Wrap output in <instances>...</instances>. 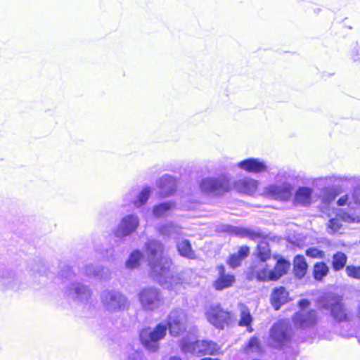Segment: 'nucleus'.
Returning <instances> with one entry per match:
<instances>
[{
	"label": "nucleus",
	"instance_id": "dca6fc26",
	"mask_svg": "<svg viewBox=\"0 0 360 360\" xmlns=\"http://www.w3.org/2000/svg\"><path fill=\"white\" fill-rule=\"evenodd\" d=\"M260 236L257 239L259 242L256 247L255 255L259 262L264 263L271 259V250L269 236L262 232Z\"/></svg>",
	"mask_w": 360,
	"mask_h": 360
},
{
	"label": "nucleus",
	"instance_id": "7c9ffc66",
	"mask_svg": "<svg viewBox=\"0 0 360 360\" xmlns=\"http://www.w3.org/2000/svg\"><path fill=\"white\" fill-rule=\"evenodd\" d=\"M150 189L148 187H145L139 193L137 200L134 201V205L136 207H141L144 205L149 198Z\"/></svg>",
	"mask_w": 360,
	"mask_h": 360
},
{
	"label": "nucleus",
	"instance_id": "bb28decb",
	"mask_svg": "<svg viewBox=\"0 0 360 360\" xmlns=\"http://www.w3.org/2000/svg\"><path fill=\"white\" fill-rule=\"evenodd\" d=\"M233 233L240 238H248L250 240L255 241L260 236L259 231H256L248 228L237 227L233 231Z\"/></svg>",
	"mask_w": 360,
	"mask_h": 360
},
{
	"label": "nucleus",
	"instance_id": "58836bf2",
	"mask_svg": "<svg viewBox=\"0 0 360 360\" xmlns=\"http://www.w3.org/2000/svg\"><path fill=\"white\" fill-rule=\"evenodd\" d=\"M348 199L349 198L347 195L342 196L338 200L337 204L339 206H343L347 204Z\"/></svg>",
	"mask_w": 360,
	"mask_h": 360
},
{
	"label": "nucleus",
	"instance_id": "c756f323",
	"mask_svg": "<svg viewBox=\"0 0 360 360\" xmlns=\"http://www.w3.org/2000/svg\"><path fill=\"white\" fill-rule=\"evenodd\" d=\"M142 257V254L139 251L133 252L129 257V259L127 261V266L130 269H134L137 267L139 264L141 259Z\"/></svg>",
	"mask_w": 360,
	"mask_h": 360
},
{
	"label": "nucleus",
	"instance_id": "4be33fe9",
	"mask_svg": "<svg viewBox=\"0 0 360 360\" xmlns=\"http://www.w3.org/2000/svg\"><path fill=\"white\" fill-rule=\"evenodd\" d=\"M308 271V264L302 255L295 256L293 259V274L298 279L303 278Z\"/></svg>",
	"mask_w": 360,
	"mask_h": 360
},
{
	"label": "nucleus",
	"instance_id": "4468645a",
	"mask_svg": "<svg viewBox=\"0 0 360 360\" xmlns=\"http://www.w3.org/2000/svg\"><path fill=\"white\" fill-rule=\"evenodd\" d=\"M139 219L133 214L123 217L115 233L117 236H126L135 231L139 226Z\"/></svg>",
	"mask_w": 360,
	"mask_h": 360
},
{
	"label": "nucleus",
	"instance_id": "72a5a7b5",
	"mask_svg": "<svg viewBox=\"0 0 360 360\" xmlns=\"http://www.w3.org/2000/svg\"><path fill=\"white\" fill-rule=\"evenodd\" d=\"M305 255L308 257L312 259H323L326 256V254L323 250H319L316 247H311L305 250Z\"/></svg>",
	"mask_w": 360,
	"mask_h": 360
},
{
	"label": "nucleus",
	"instance_id": "f03ea898",
	"mask_svg": "<svg viewBox=\"0 0 360 360\" xmlns=\"http://www.w3.org/2000/svg\"><path fill=\"white\" fill-rule=\"evenodd\" d=\"M145 251L148 259L150 275L159 277L171 271L172 260L164 256L165 246L159 240H149L145 244Z\"/></svg>",
	"mask_w": 360,
	"mask_h": 360
},
{
	"label": "nucleus",
	"instance_id": "7ed1b4c3",
	"mask_svg": "<svg viewBox=\"0 0 360 360\" xmlns=\"http://www.w3.org/2000/svg\"><path fill=\"white\" fill-rule=\"evenodd\" d=\"M320 309L329 310L333 319L338 323L348 322L352 313L347 307L342 296L328 295L320 299Z\"/></svg>",
	"mask_w": 360,
	"mask_h": 360
},
{
	"label": "nucleus",
	"instance_id": "f8f14e48",
	"mask_svg": "<svg viewBox=\"0 0 360 360\" xmlns=\"http://www.w3.org/2000/svg\"><path fill=\"white\" fill-rule=\"evenodd\" d=\"M264 195L276 200L287 201L292 195V186L289 184L270 185L265 188Z\"/></svg>",
	"mask_w": 360,
	"mask_h": 360
},
{
	"label": "nucleus",
	"instance_id": "b1692460",
	"mask_svg": "<svg viewBox=\"0 0 360 360\" xmlns=\"http://www.w3.org/2000/svg\"><path fill=\"white\" fill-rule=\"evenodd\" d=\"M176 250L179 254L183 257L189 259H195L197 257L191 242L187 239H184L176 243Z\"/></svg>",
	"mask_w": 360,
	"mask_h": 360
},
{
	"label": "nucleus",
	"instance_id": "2eb2a0df",
	"mask_svg": "<svg viewBox=\"0 0 360 360\" xmlns=\"http://www.w3.org/2000/svg\"><path fill=\"white\" fill-rule=\"evenodd\" d=\"M272 274V269L266 264H252L249 270L250 277L260 282L274 281Z\"/></svg>",
	"mask_w": 360,
	"mask_h": 360
},
{
	"label": "nucleus",
	"instance_id": "a878e982",
	"mask_svg": "<svg viewBox=\"0 0 360 360\" xmlns=\"http://www.w3.org/2000/svg\"><path fill=\"white\" fill-rule=\"evenodd\" d=\"M330 269L326 262L321 261L316 262L312 267V276L316 281H322L328 274Z\"/></svg>",
	"mask_w": 360,
	"mask_h": 360
},
{
	"label": "nucleus",
	"instance_id": "e433bc0d",
	"mask_svg": "<svg viewBox=\"0 0 360 360\" xmlns=\"http://www.w3.org/2000/svg\"><path fill=\"white\" fill-rule=\"evenodd\" d=\"M250 248L248 245H242L238 248L237 252V255L240 257V258L243 260L246 259L250 255Z\"/></svg>",
	"mask_w": 360,
	"mask_h": 360
},
{
	"label": "nucleus",
	"instance_id": "f3484780",
	"mask_svg": "<svg viewBox=\"0 0 360 360\" xmlns=\"http://www.w3.org/2000/svg\"><path fill=\"white\" fill-rule=\"evenodd\" d=\"M166 274H162L159 277L151 276L155 279L160 285L165 287L168 290H178L180 288L184 287L186 283V280L179 274L172 275L171 276L165 278Z\"/></svg>",
	"mask_w": 360,
	"mask_h": 360
},
{
	"label": "nucleus",
	"instance_id": "4c0bfd02",
	"mask_svg": "<svg viewBox=\"0 0 360 360\" xmlns=\"http://www.w3.org/2000/svg\"><path fill=\"white\" fill-rule=\"evenodd\" d=\"M309 305H310V302H309V300H308L307 299H302V300H299L297 302V306L300 309L307 308Z\"/></svg>",
	"mask_w": 360,
	"mask_h": 360
},
{
	"label": "nucleus",
	"instance_id": "6ab92c4d",
	"mask_svg": "<svg viewBox=\"0 0 360 360\" xmlns=\"http://www.w3.org/2000/svg\"><path fill=\"white\" fill-rule=\"evenodd\" d=\"M289 292L283 286L276 287L271 295L270 302L275 310H278L282 305L289 300Z\"/></svg>",
	"mask_w": 360,
	"mask_h": 360
},
{
	"label": "nucleus",
	"instance_id": "c9c22d12",
	"mask_svg": "<svg viewBox=\"0 0 360 360\" xmlns=\"http://www.w3.org/2000/svg\"><path fill=\"white\" fill-rule=\"evenodd\" d=\"M341 220L338 217V216L336 214L335 215V217L333 218V219H330L329 221H328V229H329L330 230H331V232L332 233H335L337 232L338 231L340 230V229L341 228L342 226V224H341Z\"/></svg>",
	"mask_w": 360,
	"mask_h": 360
},
{
	"label": "nucleus",
	"instance_id": "2f4dec72",
	"mask_svg": "<svg viewBox=\"0 0 360 360\" xmlns=\"http://www.w3.org/2000/svg\"><path fill=\"white\" fill-rule=\"evenodd\" d=\"M337 215L340 219L341 221L349 222V223H356L360 221V218L357 215L349 214V212L341 210Z\"/></svg>",
	"mask_w": 360,
	"mask_h": 360
},
{
	"label": "nucleus",
	"instance_id": "1a4fd4ad",
	"mask_svg": "<svg viewBox=\"0 0 360 360\" xmlns=\"http://www.w3.org/2000/svg\"><path fill=\"white\" fill-rule=\"evenodd\" d=\"M191 351L197 356H217L223 354L221 347L211 340H197L189 344Z\"/></svg>",
	"mask_w": 360,
	"mask_h": 360
},
{
	"label": "nucleus",
	"instance_id": "473e14b6",
	"mask_svg": "<svg viewBox=\"0 0 360 360\" xmlns=\"http://www.w3.org/2000/svg\"><path fill=\"white\" fill-rule=\"evenodd\" d=\"M345 273L349 278L360 280V265H347L345 268Z\"/></svg>",
	"mask_w": 360,
	"mask_h": 360
},
{
	"label": "nucleus",
	"instance_id": "aec40b11",
	"mask_svg": "<svg viewBox=\"0 0 360 360\" xmlns=\"http://www.w3.org/2000/svg\"><path fill=\"white\" fill-rule=\"evenodd\" d=\"M238 166L250 173H262L267 170L265 162L257 158H248L238 163Z\"/></svg>",
	"mask_w": 360,
	"mask_h": 360
},
{
	"label": "nucleus",
	"instance_id": "423d86ee",
	"mask_svg": "<svg viewBox=\"0 0 360 360\" xmlns=\"http://www.w3.org/2000/svg\"><path fill=\"white\" fill-rule=\"evenodd\" d=\"M167 333V326L158 324L153 330L150 328L142 329L139 334L141 344L148 349L156 351L158 348V341L163 339Z\"/></svg>",
	"mask_w": 360,
	"mask_h": 360
},
{
	"label": "nucleus",
	"instance_id": "39448f33",
	"mask_svg": "<svg viewBox=\"0 0 360 360\" xmlns=\"http://www.w3.org/2000/svg\"><path fill=\"white\" fill-rule=\"evenodd\" d=\"M207 321L216 328L223 330L233 321V316L230 311L223 308L220 304L210 306L205 312Z\"/></svg>",
	"mask_w": 360,
	"mask_h": 360
},
{
	"label": "nucleus",
	"instance_id": "ea45409f",
	"mask_svg": "<svg viewBox=\"0 0 360 360\" xmlns=\"http://www.w3.org/2000/svg\"><path fill=\"white\" fill-rule=\"evenodd\" d=\"M200 360H221V359H218V358H212V357H209V356H205L204 358H202Z\"/></svg>",
	"mask_w": 360,
	"mask_h": 360
},
{
	"label": "nucleus",
	"instance_id": "a19ab883",
	"mask_svg": "<svg viewBox=\"0 0 360 360\" xmlns=\"http://www.w3.org/2000/svg\"><path fill=\"white\" fill-rule=\"evenodd\" d=\"M169 360H182L181 357L179 356H172L169 359Z\"/></svg>",
	"mask_w": 360,
	"mask_h": 360
},
{
	"label": "nucleus",
	"instance_id": "cd10ccee",
	"mask_svg": "<svg viewBox=\"0 0 360 360\" xmlns=\"http://www.w3.org/2000/svg\"><path fill=\"white\" fill-rule=\"evenodd\" d=\"M174 203L170 202L160 203L153 207V214L158 218L163 217L174 207Z\"/></svg>",
	"mask_w": 360,
	"mask_h": 360
},
{
	"label": "nucleus",
	"instance_id": "393cba45",
	"mask_svg": "<svg viewBox=\"0 0 360 360\" xmlns=\"http://www.w3.org/2000/svg\"><path fill=\"white\" fill-rule=\"evenodd\" d=\"M348 257L347 255L342 252L338 251L333 254L330 266L333 271L337 272L345 269L347 266Z\"/></svg>",
	"mask_w": 360,
	"mask_h": 360
},
{
	"label": "nucleus",
	"instance_id": "ddd939ff",
	"mask_svg": "<svg viewBox=\"0 0 360 360\" xmlns=\"http://www.w3.org/2000/svg\"><path fill=\"white\" fill-rule=\"evenodd\" d=\"M102 302L108 309L114 311L123 309L127 304V300L124 295L112 291L106 292Z\"/></svg>",
	"mask_w": 360,
	"mask_h": 360
},
{
	"label": "nucleus",
	"instance_id": "20e7f679",
	"mask_svg": "<svg viewBox=\"0 0 360 360\" xmlns=\"http://www.w3.org/2000/svg\"><path fill=\"white\" fill-rule=\"evenodd\" d=\"M269 336L274 347L283 349L289 347L292 340V331L289 323L285 319L276 321L270 328Z\"/></svg>",
	"mask_w": 360,
	"mask_h": 360
},
{
	"label": "nucleus",
	"instance_id": "9b49d317",
	"mask_svg": "<svg viewBox=\"0 0 360 360\" xmlns=\"http://www.w3.org/2000/svg\"><path fill=\"white\" fill-rule=\"evenodd\" d=\"M292 321L296 328L305 329L314 327L318 323V315L314 309L307 311H297L292 317Z\"/></svg>",
	"mask_w": 360,
	"mask_h": 360
},
{
	"label": "nucleus",
	"instance_id": "6e6552de",
	"mask_svg": "<svg viewBox=\"0 0 360 360\" xmlns=\"http://www.w3.org/2000/svg\"><path fill=\"white\" fill-rule=\"evenodd\" d=\"M138 297L142 307L148 311L157 309L162 302L161 292L155 287H146L141 289Z\"/></svg>",
	"mask_w": 360,
	"mask_h": 360
},
{
	"label": "nucleus",
	"instance_id": "0eeeda50",
	"mask_svg": "<svg viewBox=\"0 0 360 360\" xmlns=\"http://www.w3.org/2000/svg\"><path fill=\"white\" fill-rule=\"evenodd\" d=\"M188 316L181 310H173L170 312L167 320V330L171 335L178 337L186 332Z\"/></svg>",
	"mask_w": 360,
	"mask_h": 360
},
{
	"label": "nucleus",
	"instance_id": "f704fd0d",
	"mask_svg": "<svg viewBox=\"0 0 360 360\" xmlns=\"http://www.w3.org/2000/svg\"><path fill=\"white\" fill-rule=\"evenodd\" d=\"M242 261L243 260L236 253H233L229 255V258L226 260V264L231 268L236 269L241 265Z\"/></svg>",
	"mask_w": 360,
	"mask_h": 360
},
{
	"label": "nucleus",
	"instance_id": "5701e85b",
	"mask_svg": "<svg viewBox=\"0 0 360 360\" xmlns=\"http://www.w3.org/2000/svg\"><path fill=\"white\" fill-rule=\"evenodd\" d=\"M290 267V263L287 259L281 257L277 259L274 268L272 269V276H274V281L280 279L283 276L285 275Z\"/></svg>",
	"mask_w": 360,
	"mask_h": 360
},
{
	"label": "nucleus",
	"instance_id": "f257e3e1",
	"mask_svg": "<svg viewBox=\"0 0 360 360\" xmlns=\"http://www.w3.org/2000/svg\"><path fill=\"white\" fill-rule=\"evenodd\" d=\"M257 181L245 178L232 181L231 178L222 175L218 177H207L201 180L199 188L205 194L222 195L235 189L239 193L250 194L255 191Z\"/></svg>",
	"mask_w": 360,
	"mask_h": 360
},
{
	"label": "nucleus",
	"instance_id": "c85d7f7f",
	"mask_svg": "<svg viewBox=\"0 0 360 360\" xmlns=\"http://www.w3.org/2000/svg\"><path fill=\"white\" fill-rule=\"evenodd\" d=\"M262 347L259 338L256 336L251 337L243 347V352H260Z\"/></svg>",
	"mask_w": 360,
	"mask_h": 360
},
{
	"label": "nucleus",
	"instance_id": "412c9836",
	"mask_svg": "<svg viewBox=\"0 0 360 360\" xmlns=\"http://www.w3.org/2000/svg\"><path fill=\"white\" fill-rule=\"evenodd\" d=\"M240 319L238 321V325L240 327H245L248 333L253 331L252 326L253 318L250 313L249 308L244 304H240Z\"/></svg>",
	"mask_w": 360,
	"mask_h": 360
},
{
	"label": "nucleus",
	"instance_id": "a211bd4d",
	"mask_svg": "<svg viewBox=\"0 0 360 360\" xmlns=\"http://www.w3.org/2000/svg\"><path fill=\"white\" fill-rule=\"evenodd\" d=\"M313 188L307 186H300L294 193L292 204L295 206H309L313 201Z\"/></svg>",
	"mask_w": 360,
	"mask_h": 360
},
{
	"label": "nucleus",
	"instance_id": "9d476101",
	"mask_svg": "<svg viewBox=\"0 0 360 360\" xmlns=\"http://www.w3.org/2000/svg\"><path fill=\"white\" fill-rule=\"evenodd\" d=\"M217 276L212 282V287L216 291H222L224 290L233 287L236 278L233 274L229 273L224 264H219L216 266Z\"/></svg>",
	"mask_w": 360,
	"mask_h": 360
}]
</instances>
